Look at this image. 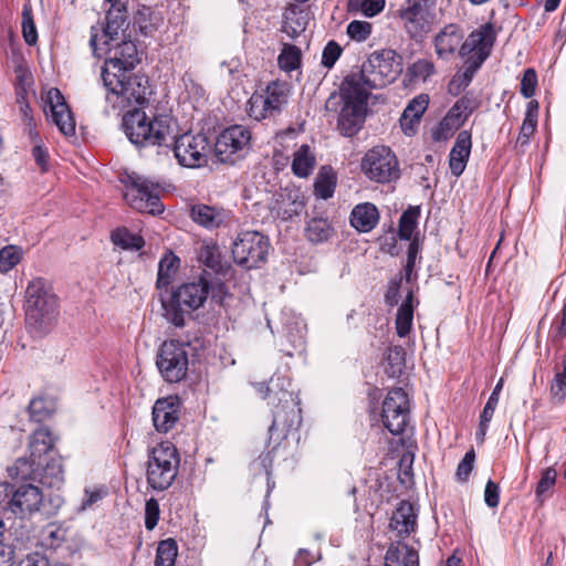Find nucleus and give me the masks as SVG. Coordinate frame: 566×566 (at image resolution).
<instances>
[{
	"label": "nucleus",
	"instance_id": "17",
	"mask_svg": "<svg viewBox=\"0 0 566 566\" xmlns=\"http://www.w3.org/2000/svg\"><path fill=\"white\" fill-rule=\"evenodd\" d=\"M250 130L242 125L226 128L214 143V156L222 164L233 165L249 149Z\"/></svg>",
	"mask_w": 566,
	"mask_h": 566
},
{
	"label": "nucleus",
	"instance_id": "20",
	"mask_svg": "<svg viewBox=\"0 0 566 566\" xmlns=\"http://www.w3.org/2000/svg\"><path fill=\"white\" fill-rule=\"evenodd\" d=\"M43 101L45 114L51 117L60 132L65 136L74 135L75 120L61 91L56 87H51L43 97Z\"/></svg>",
	"mask_w": 566,
	"mask_h": 566
},
{
	"label": "nucleus",
	"instance_id": "10",
	"mask_svg": "<svg viewBox=\"0 0 566 566\" xmlns=\"http://www.w3.org/2000/svg\"><path fill=\"white\" fill-rule=\"evenodd\" d=\"M180 458L171 442H161L153 448L146 470L148 485L156 491L167 490L175 481Z\"/></svg>",
	"mask_w": 566,
	"mask_h": 566
},
{
	"label": "nucleus",
	"instance_id": "52",
	"mask_svg": "<svg viewBox=\"0 0 566 566\" xmlns=\"http://www.w3.org/2000/svg\"><path fill=\"white\" fill-rule=\"evenodd\" d=\"M479 107V102L474 97H470L468 95L459 98L455 104L450 108L449 113L455 116V118L464 122L468 117Z\"/></svg>",
	"mask_w": 566,
	"mask_h": 566
},
{
	"label": "nucleus",
	"instance_id": "38",
	"mask_svg": "<svg viewBox=\"0 0 566 566\" xmlns=\"http://www.w3.org/2000/svg\"><path fill=\"white\" fill-rule=\"evenodd\" d=\"M199 260L217 274L224 275L229 265L221 260V252L217 245H205L200 249Z\"/></svg>",
	"mask_w": 566,
	"mask_h": 566
},
{
	"label": "nucleus",
	"instance_id": "60",
	"mask_svg": "<svg viewBox=\"0 0 566 566\" xmlns=\"http://www.w3.org/2000/svg\"><path fill=\"white\" fill-rule=\"evenodd\" d=\"M474 460V450L468 451L457 468L455 476L459 481L465 482L469 479V475L473 470Z\"/></svg>",
	"mask_w": 566,
	"mask_h": 566
},
{
	"label": "nucleus",
	"instance_id": "53",
	"mask_svg": "<svg viewBox=\"0 0 566 566\" xmlns=\"http://www.w3.org/2000/svg\"><path fill=\"white\" fill-rule=\"evenodd\" d=\"M557 472L553 468H547L543 471L542 476L537 483L535 494L536 497L543 502L552 494V490L556 483Z\"/></svg>",
	"mask_w": 566,
	"mask_h": 566
},
{
	"label": "nucleus",
	"instance_id": "55",
	"mask_svg": "<svg viewBox=\"0 0 566 566\" xmlns=\"http://www.w3.org/2000/svg\"><path fill=\"white\" fill-rule=\"evenodd\" d=\"M134 25L138 28L144 35H149L156 29V22L153 21V10L149 7H142L134 17Z\"/></svg>",
	"mask_w": 566,
	"mask_h": 566
},
{
	"label": "nucleus",
	"instance_id": "27",
	"mask_svg": "<svg viewBox=\"0 0 566 566\" xmlns=\"http://www.w3.org/2000/svg\"><path fill=\"white\" fill-rule=\"evenodd\" d=\"M471 146V134L468 130H461L449 155V166L453 176L459 177L464 171Z\"/></svg>",
	"mask_w": 566,
	"mask_h": 566
},
{
	"label": "nucleus",
	"instance_id": "37",
	"mask_svg": "<svg viewBox=\"0 0 566 566\" xmlns=\"http://www.w3.org/2000/svg\"><path fill=\"white\" fill-rule=\"evenodd\" d=\"M180 260L172 252L166 253L158 265V276L156 285L158 289L167 287L175 272L178 270Z\"/></svg>",
	"mask_w": 566,
	"mask_h": 566
},
{
	"label": "nucleus",
	"instance_id": "46",
	"mask_svg": "<svg viewBox=\"0 0 566 566\" xmlns=\"http://www.w3.org/2000/svg\"><path fill=\"white\" fill-rule=\"evenodd\" d=\"M177 556V544L174 539L161 541L157 547L155 566H174Z\"/></svg>",
	"mask_w": 566,
	"mask_h": 566
},
{
	"label": "nucleus",
	"instance_id": "14",
	"mask_svg": "<svg viewBox=\"0 0 566 566\" xmlns=\"http://www.w3.org/2000/svg\"><path fill=\"white\" fill-rule=\"evenodd\" d=\"M289 96L290 85L286 82H271L262 94H253L250 97V117L262 120L277 116L287 104Z\"/></svg>",
	"mask_w": 566,
	"mask_h": 566
},
{
	"label": "nucleus",
	"instance_id": "5",
	"mask_svg": "<svg viewBox=\"0 0 566 566\" xmlns=\"http://www.w3.org/2000/svg\"><path fill=\"white\" fill-rule=\"evenodd\" d=\"M101 80L106 88V101L114 108L125 109L136 104L143 105L147 101L149 94L148 77L142 74L129 73H107L101 70Z\"/></svg>",
	"mask_w": 566,
	"mask_h": 566
},
{
	"label": "nucleus",
	"instance_id": "24",
	"mask_svg": "<svg viewBox=\"0 0 566 566\" xmlns=\"http://www.w3.org/2000/svg\"><path fill=\"white\" fill-rule=\"evenodd\" d=\"M180 401L178 397L168 396L158 399L153 407V422L158 432H168L179 420Z\"/></svg>",
	"mask_w": 566,
	"mask_h": 566
},
{
	"label": "nucleus",
	"instance_id": "29",
	"mask_svg": "<svg viewBox=\"0 0 566 566\" xmlns=\"http://www.w3.org/2000/svg\"><path fill=\"white\" fill-rule=\"evenodd\" d=\"M428 104L429 96L427 94H420L408 103L400 117V126L405 134L412 135L415 133V125L420 123Z\"/></svg>",
	"mask_w": 566,
	"mask_h": 566
},
{
	"label": "nucleus",
	"instance_id": "61",
	"mask_svg": "<svg viewBox=\"0 0 566 566\" xmlns=\"http://www.w3.org/2000/svg\"><path fill=\"white\" fill-rule=\"evenodd\" d=\"M502 388H503V378H501L497 381V384L495 385L492 394L490 395V397L482 410L481 418H484L485 420L493 418L494 411L499 403V396H500Z\"/></svg>",
	"mask_w": 566,
	"mask_h": 566
},
{
	"label": "nucleus",
	"instance_id": "22",
	"mask_svg": "<svg viewBox=\"0 0 566 566\" xmlns=\"http://www.w3.org/2000/svg\"><path fill=\"white\" fill-rule=\"evenodd\" d=\"M190 218L198 226L213 230L229 226L233 214L231 210L222 207L196 203L190 208Z\"/></svg>",
	"mask_w": 566,
	"mask_h": 566
},
{
	"label": "nucleus",
	"instance_id": "9",
	"mask_svg": "<svg viewBox=\"0 0 566 566\" xmlns=\"http://www.w3.org/2000/svg\"><path fill=\"white\" fill-rule=\"evenodd\" d=\"M119 180L124 186L123 197L130 208L153 216L164 211L159 188L147 177L135 171H125Z\"/></svg>",
	"mask_w": 566,
	"mask_h": 566
},
{
	"label": "nucleus",
	"instance_id": "57",
	"mask_svg": "<svg viewBox=\"0 0 566 566\" xmlns=\"http://www.w3.org/2000/svg\"><path fill=\"white\" fill-rule=\"evenodd\" d=\"M371 33V24L367 21L354 20L347 25V34L352 40L363 42Z\"/></svg>",
	"mask_w": 566,
	"mask_h": 566
},
{
	"label": "nucleus",
	"instance_id": "42",
	"mask_svg": "<svg viewBox=\"0 0 566 566\" xmlns=\"http://www.w3.org/2000/svg\"><path fill=\"white\" fill-rule=\"evenodd\" d=\"M22 36L28 45H34L38 42V31L33 17V9L30 1L24 2L22 8Z\"/></svg>",
	"mask_w": 566,
	"mask_h": 566
},
{
	"label": "nucleus",
	"instance_id": "21",
	"mask_svg": "<svg viewBox=\"0 0 566 566\" xmlns=\"http://www.w3.org/2000/svg\"><path fill=\"white\" fill-rule=\"evenodd\" d=\"M124 4L112 3L105 15V23L99 33L101 44H112L114 41L130 38L127 33L129 22Z\"/></svg>",
	"mask_w": 566,
	"mask_h": 566
},
{
	"label": "nucleus",
	"instance_id": "15",
	"mask_svg": "<svg viewBox=\"0 0 566 566\" xmlns=\"http://www.w3.org/2000/svg\"><path fill=\"white\" fill-rule=\"evenodd\" d=\"M361 170L368 179L379 184H389L400 176L398 159L386 146L368 150L363 157Z\"/></svg>",
	"mask_w": 566,
	"mask_h": 566
},
{
	"label": "nucleus",
	"instance_id": "18",
	"mask_svg": "<svg viewBox=\"0 0 566 566\" xmlns=\"http://www.w3.org/2000/svg\"><path fill=\"white\" fill-rule=\"evenodd\" d=\"M409 421V399L402 388L391 389L382 401L381 422L394 436L403 432Z\"/></svg>",
	"mask_w": 566,
	"mask_h": 566
},
{
	"label": "nucleus",
	"instance_id": "51",
	"mask_svg": "<svg viewBox=\"0 0 566 566\" xmlns=\"http://www.w3.org/2000/svg\"><path fill=\"white\" fill-rule=\"evenodd\" d=\"M305 208L304 196L300 191H291L287 193V201L283 202L281 212L283 219L287 220L294 216H298Z\"/></svg>",
	"mask_w": 566,
	"mask_h": 566
},
{
	"label": "nucleus",
	"instance_id": "50",
	"mask_svg": "<svg viewBox=\"0 0 566 566\" xmlns=\"http://www.w3.org/2000/svg\"><path fill=\"white\" fill-rule=\"evenodd\" d=\"M114 244L123 249L140 250L145 242L140 235L129 232L127 229H119L112 234Z\"/></svg>",
	"mask_w": 566,
	"mask_h": 566
},
{
	"label": "nucleus",
	"instance_id": "39",
	"mask_svg": "<svg viewBox=\"0 0 566 566\" xmlns=\"http://www.w3.org/2000/svg\"><path fill=\"white\" fill-rule=\"evenodd\" d=\"M420 217V207L410 206L406 211L402 212L398 224V237L401 240H412L413 231L418 226V219Z\"/></svg>",
	"mask_w": 566,
	"mask_h": 566
},
{
	"label": "nucleus",
	"instance_id": "31",
	"mask_svg": "<svg viewBox=\"0 0 566 566\" xmlns=\"http://www.w3.org/2000/svg\"><path fill=\"white\" fill-rule=\"evenodd\" d=\"M310 21L308 11L297 6H291L284 12L282 31L291 39L298 36L306 30Z\"/></svg>",
	"mask_w": 566,
	"mask_h": 566
},
{
	"label": "nucleus",
	"instance_id": "63",
	"mask_svg": "<svg viewBox=\"0 0 566 566\" xmlns=\"http://www.w3.org/2000/svg\"><path fill=\"white\" fill-rule=\"evenodd\" d=\"M342 53V48L335 41H329L323 50L322 64L325 67H333Z\"/></svg>",
	"mask_w": 566,
	"mask_h": 566
},
{
	"label": "nucleus",
	"instance_id": "35",
	"mask_svg": "<svg viewBox=\"0 0 566 566\" xmlns=\"http://www.w3.org/2000/svg\"><path fill=\"white\" fill-rule=\"evenodd\" d=\"M413 321V292L409 291L405 301L398 307L396 315V332L399 337H406L412 327Z\"/></svg>",
	"mask_w": 566,
	"mask_h": 566
},
{
	"label": "nucleus",
	"instance_id": "56",
	"mask_svg": "<svg viewBox=\"0 0 566 566\" xmlns=\"http://www.w3.org/2000/svg\"><path fill=\"white\" fill-rule=\"evenodd\" d=\"M551 395L553 400L556 403H560L564 401L566 396V357L563 359V370L560 373H556L552 385H551Z\"/></svg>",
	"mask_w": 566,
	"mask_h": 566
},
{
	"label": "nucleus",
	"instance_id": "45",
	"mask_svg": "<svg viewBox=\"0 0 566 566\" xmlns=\"http://www.w3.org/2000/svg\"><path fill=\"white\" fill-rule=\"evenodd\" d=\"M434 64L430 60L419 59L408 66L406 76L410 82H426L434 73Z\"/></svg>",
	"mask_w": 566,
	"mask_h": 566
},
{
	"label": "nucleus",
	"instance_id": "34",
	"mask_svg": "<svg viewBox=\"0 0 566 566\" xmlns=\"http://www.w3.org/2000/svg\"><path fill=\"white\" fill-rule=\"evenodd\" d=\"M316 166V157L310 145L302 144L293 153L291 169L298 178H307Z\"/></svg>",
	"mask_w": 566,
	"mask_h": 566
},
{
	"label": "nucleus",
	"instance_id": "7",
	"mask_svg": "<svg viewBox=\"0 0 566 566\" xmlns=\"http://www.w3.org/2000/svg\"><path fill=\"white\" fill-rule=\"evenodd\" d=\"M209 283L203 279L184 283L167 300H163L165 317L175 326L185 325V316L200 308L208 298Z\"/></svg>",
	"mask_w": 566,
	"mask_h": 566
},
{
	"label": "nucleus",
	"instance_id": "36",
	"mask_svg": "<svg viewBox=\"0 0 566 566\" xmlns=\"http://www.w3.org/2000/svg\"><path fill=\"white\" fill-rule=\"evenodd\" d=\"M336 188V175L331 167L323 166L316 177L315 195L322 199L332 198Z\"/></svg>",
	"mask_w": 566,
	"mask_h": 566
},
{
	"label": "nucleus",
	"instance_id": "19",
	"mask_svg": "<svg viewBox=\"0 0 566 566\" xmlns=\"http://www.w3.org/2000/svg\"><path fill=\"white\" fill-rule=\"evenodd\" d=\"M21 479H39L50 488L59 489L64 481V469L60 458H52L45 464L42 460L36 463H29L27 459H19L11 471Z\"/></svg>",
	"mask_w": 566,
	"mask_h": 566
},
{
	"label": "nucleus",
	"instance_id": "59",
	"mask_svg": "<svg viewBox=\"0 0 566 566\" xmlns=\"http://www.w3.org/2000/svg\"><path fill=\"white\" fill-rule=\"evenodd\" d=\"M160 509L156 499L150 497L145 504V527L149 531L154 530L159 521Z\"/></svg>",
	"mask_w": 566,
	"mask_h": 566
},
{
	"label": "nucleus",
	"instance_id": "13",
	"mask_svg": "<svg viewBox=\"0 0 566 566\" xmlns=\"http://www.w3.org/2000/svg\"><path fill=\"white\" fill-rule=\"evenodd\" d=\"M269 238L258 231L240 232L232 243L233 261L247 269H256L266 261Z\"/></svg>",
	"mask_w": 566,
	"mask_h": 566
},
{
	"label": "nucleus",
	"instance_id": "64",
	"mask_svg": "<svg viewBox=\"0 0 566 566\" xmlns=\"http://www.w3.org/2000/svg\"><path fill=\"white\" fill-rule=\"evenodd\" d=\"M484 501H485V504L492 509L496 507L499 505L500 488L492 480H489L486 482L485 490H484Z\"/></svg>",
	"mask_w": 566,
	"mask_h": 566
},
{
	"label": "nucleus",
	"instance_id": "23",
	"mask_svg": "<svg viewBox=\"0 0 566 566\" xmlns=\"http://www.w3.org/2000/svg\"><path fill=\"white\" fill-rule=\"evenodd\" d=\"M494 36L491 27L486 25L480 30L472 31L461 44L459 55L476 60L483 56V62L488 59L493 46Z\"/></svg>",
	"mask_w": 566,
	"mask_h": 566
},
{
	"label": "nucleus",
	"instance_id": "43",
	"mask_svg": "<svg viewBox=\"0 0 566 566\" xmlns=\"http://www.w3.org/2000/svg\"><path fill=\"white\" fill-rule=\"evenodd\" d=\"M301 57L302 53L297 46L284 43L277 56V64L281 70L291 72L300 67Z\"/></svg>",
	"mask_w": 566,
	"mask_h": 566
},
{
	"label": "nucleus",
	"instance_id": "32",
	"mask_svg": "<svg viewBox=\"0 0 566 566\" xmlns=\"http://www.w3.org/2000/svg\"><path fill=\"white\" fill-rule=\"evenodd\" d=\"M54 439L48 428L40 427L30 437L29 451L30 459L29 463H36L42 460V457L48 454L53 449Z\"/></svg>",
	"mask_w": 566,
	"mask_h": 566
},
{
	"label": "nucleus",
	"instance_id": "40",
	"mask_svg": "<svg viewBox=\"0 0 566 566\" xmlns=\"http://www.w3.org/2000/svg\"><path fill=\"white\" fill-rule=\"evenodd\" d=\"M333 233V229L327 219L313 218L305 228L306 238L313 243L327 241Z\"/></svg>",
	"mask_w": 566,
	"mask_h": 566
},
{
	"label": "nucleus",
	"instance_id": "30",
	"mask_svg": "<svg viewBox=\"0 0 566 566\" xmlns=\"http://www.w3.org/2000/svg\"><path fill=\"white\" fill-rule=\"evenodd\" d=\"M378 221V209L370 202L357 205L350 214V223L359 232L371 231L377 226Z\"/></svg>",
	"mask_w": 566,
	"mask_h": 566
},
{
	"label": "nucleus",
	"instance_id": "47",
	"mask_svg": "<svg viewBox=\"0 0 566 566\" xmlns=\"http://www.w3.org/2000/svg\"><path fill=\"white\" fill-rule=\"evenodd\" d=\"M462 125L463 123L461 119L455 118V116L448 112L439 123L438 127L433 130L432 137L436 142L447 140Z\"/></svg>",
	"mask_w": 566,
	"mask_h": 566
},
{
	"label": "nucleus",
	"instance_id": "62",
	"mask_svg": "<svg viewBox=\"0 0 566 566\" xmlns=\"http://www.w3.org/2000/svg\"><path fill=\"white\" fill-rule=\"evenodd\" d=\"M536 85H537V75H536L535 70L527 69L524 72L522 81H521V94L526 98L532 97L535 94Z\"/></svg>",
	"mask_w": 566,
	"mask_h": 566
},
{
	"label": "nucleus",
	"instance_id": "58",
	"mask_svg": "<svg viewBox=\"0 0 566 566\" xmlns=\"http://www.w3.org/2000/svg\"><path fill=\"white\" fill-rule=\"evenodd\" d=\"M421 250V243L416 235L409 243L407 251V263L405 265V279L409 282L411 280L412 271L416 265L419 252Z\"/></svg>",
	"mask_w": 566,
	"mask_h": 566
},
{
	"label": "nucleus",
	"instance_id": "6",
	"mask_svg": "<svg viewBox=\"0 0 566 566\" xmlns=\"http://www.w3.org/2000/svg\"><path fill=\"white\" fill-rule=\"evenodd\" d=\"M125 135L137 147H170V125L165 117L149 118L139 108L128 111L123 117Z\"/></svg>",
	"mask_w": 566,
	"mask_h": 566
},
{
	"label": "nucleus",
	"instance_id": "3",
	"mask_svg": "<svg viewBox=\"0 0 566 566\" xmlns=\"http://www.w3.org/2000/svg\"><path fill=\"white\" fill-rule=\"evenodd\" d=\"M280 378L271 379L272 387L260 384V391L264 399H269L273 405V421L269 428L270 441L279 444L287 438L293 429H297L301 423V408L298 407L297 396L291 391L280 388L273 395V387H280Z\"/></svg>",
	"mask_w": 566,
	"mask_h": 566
},
{
	"label": "nucleus",
	"instance_id": "33",
	"mask_svg": "<svg viewBox=\"0 0 566 566\" xmlns=\"http://www.w3.org/2000/svg\"><path fill=\"white\" fill-rule=\"evenodd\" d=\"M385 566H419L418 552L405 543L391 545L386 553Z\"/></svg>",
	"mask_w": 566,
	"mask_h": 566
},
{
	"label": "nucleus",
	"instance_id": "49",
	"mask_svg": "<svg viewBox=\"0 0 566 566\" xmlns=\"http://www.w3.org/2000/svg\"><path fill=\"white\" fill-rule=\"evenodd\" d=\"M483 64V56L472 60L467 57L464 62V71L461 75H455L454 78L449 84V91L453 92V86L458 83V90L463 86H468L472 81L474 73L481 67Z\"/></svg>",
	"mask_w": 566,
	"mask_h": 566
},
{
	"label": "nucleus",
	"instance_id": "4",
	"mask_svg": "<svg viewBox=\"0 0 566 566\" xmlns=\"http://www.w3.org/2000/svg\"><path fill=\"white\" fill-rule=\"evenodd\" d=\"M369 92L357 88L349 81L342 82L338 93H333L325 103L327 111H337L342 104L338 116V129L344 136H354L365 120Z\"/></svg>",
	"mask_w": 566,
	"mask_h": 566
},
{
	"label": "nucleus",
	"instance_id": "1",
	"mask_svg": "<svg viewBox=\"0 0 566 566\" xmlns=\"http://www.w3.org/2000/svg\"><path fill=\"white\" fill-rule=\"evenodd\" d=\"M25 321L38 335L46 334L59 314L57 296L43 277H34L25 287Z\"/></svg>",
	"mask_w": 566,
	"mask_h": 566
},
{
	"label": "nucleus",
	"instance_id": "8",
	"mask_svg": "<svg viewBox=\"0 0 566 566\" xmlns=\"http://www.w3.org/2000/svg\"><path fill=\"white\" fill-rule=\"evenodd\" d=\"M90 46L96 57H102L105 53L109 54L101 69H107L108 74L129 73L140 62V53L130 38L114 41L112 44H101L99 29L95 25L91 28Z\"/></svg>",
	"mask_w": 566,
	"mask_h": 566
},
{
	"label": "nucleus",
	"instance_id": "25",
	"mask_svg": "<svg viewBox=\"0 0 566 566\" xmlns=\"http://www.w3.org/2000/svg\"><path fill=\"white\" fill-rule=\"evenodd\" d=\"M43 495L41 490L32 484H24L18 488L11 495L10 512L15 516L23 517L39 510Z\"/></svg>",
	"mask_w": 566,
	"mask_h": 566
},
{
	"label": "nucleus",
	"instance_id": "54",
	"mask_svg": "<svg viewBox=\"0 0 566 566\" xmlns=\"http://www.w3.org/2000/svg\"><path fill=\"white\" fill-rule=\"evenodd\" d=\"M22 259V250L17 245H7L0 250V272L7 273Z\"/></svg>",
	"mask_w": 566,
	"mask_h": 566
},
{
	"label": "nucleus",
	"instance_id": "26",
	"mask_svg": "<svg viewBox=\"0 0 566 566\" xmlns=\"http://www.w3.org/2000/svg\"><path fill=\"white\" fill-rule=\"evenodd\" d=\"M463 32L455 23L443 27L434 36V51L440 59H449L461 46Z\"/></svg>",
	"mask_w": 566,
	"mask_h": 566
},
{
	"label": "nucleus",
	"instance_id": "11",
	"mask_svg": "<svg viewBox=\"0 0 566 566\" xmlns=\"http://www.w3.org/2000/svg\"><path fill=\"white\" fill-rule=\"evenodd\" d=\"M399 18L411 39L422 40L438 22L437 0H406Z\"/></svg>",
	"mask_w": 566,
	"mask_h": 566
},
{
	"label": "nucleus",
	"instance_id": "28",
	"mask_svg": "<svg viewBox=\"0 0 566 566\" xmlns=\"http://www.w3.org/2000/svg\"><path fill=\"white\" fill-rule=\"evenodd\" d=\"M390 527L396 531L398 536L407 537L417 527V514L415 506L408 501H401L394 511L390 518Z\"/></svg>",
	"mask_w": 566,
	"mask_h": 566
},
{
	"label": "nucleus",
	"instance_id": "12",
	"mask_svg": "<svg viewBox=\"0 0 566 566\" xmlns=\"http://www.w3.org/2000/svg\"><path fill=\"white\" fill-rule=\"evenodd\" d=\"M172 151L178 164L186 168H200L208 164L212 144L205 134L185 133L171 137Z\"/></svg>",
	"mask_w": 566,
	"mask_h": 566
},
{
	"label": "nucleus",
	"instance_id": "44",
	"mask_svg": "<svg viewBox=\"0 0 566 566\" xmlns=\"http://www.w3.org/2000/svg\"><path fill=\"white\" fill-rule=\"evenodd\" d=\"M53 411V401L44 397L33 398L28 406L30 419L34 422H42L46 420Z\"/></svg>",
	"mask_w": 566,
	"mask_h": 566
},
{
	"label": "nucleus",
	"instance_id": "2",
	"mask_svg": "<svg viewBox=\"0 0 566 566\" xmlns=\"http://www.w3.org/2000/svg\"><path fill=\"white\" fill-rule=\"evenodd\" d=\"M402 72V57L391 49L373 52L363 63L360 71L348 74L344 81H349L357 88H382Z\"/></svg>",
	"mask_w": 566,
	"mask_h": 566
},
{
	"label": "nucleus",
	"instance_id": "41",
	"mask_svg": "<svg viewBox=\"0 0 566 566\" xmlns=\"http://www.w3.org/2000/svg\"><path fill=\"white\" fill-rule=\"evenodd\" d=\"M67 530L62 525L50 523L41 531V544L45 548L56 549L65 542Z\"/></svg>",
	"mask_w": 566,
	"mask_h": 566
},
{
	"label": "nucleus",
	"instance_id": "48",
	"mask_svg": "<svg viewBox=\"0 0 566 566\" xmlns=\"http://www.w3.org/2000/svg\"><path fill=\"white\" fill-rule=\"evenodd\" d=\"M537 109H538V104L535 103V113L530 111V112H526V114H525V117H524L522 126H521L520 134L516 139V145L520 146L521 148H524L525 146L528 145L531 136L536 130Z\"/></svg>",
	"mask_w": 566,
	"mask_h": 566
},
{
	"label": "nucleus",
	"instance_id": "16",
	"mask_svg": "<svg viewBox=\"0 0 566 566\" xmlns=\"http://www.w3.org/2000/svg\"><path fill=\"white\" fill-rule=\"evenodd\" d=\"M189 345L171 339L164 342L157 355V367L168 382L182 380L189 366Z\"/></svg>",
	"mask_w": 566,
	"mask_h": 566
}]
</instances>
